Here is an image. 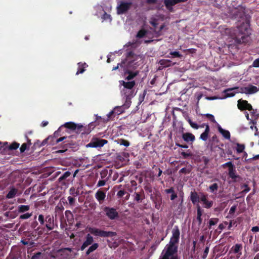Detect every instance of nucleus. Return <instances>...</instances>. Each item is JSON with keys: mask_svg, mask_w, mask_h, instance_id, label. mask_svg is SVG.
I'll use <instances>...</instances> for the list:
<instances>
[{"mask_svg": "<svg viewBox=\"0 0 259 259\" xmlns=\"http://www.w3.org/2000/svg\"><path fill=\"white\" fill-rule=\"evenodd\" d=\"M107 190V189H105V191L102 189H99L95 193V197L100 204L104 202L106 198V191Z\"/></svg>", "mask_w": 259, "mask_h": 259, "instance_id": "nucleus-13", "label": "nucleus"}, {"mask_svg": "<svg viewBox=\"0 0 259 259\" xmlns=\"http://www.w3.org/2000/svg\"><path fill=\"white\" fill-rule=\"evenodd\" d=\"M30 209V205H20L18 207V211L19 213H24Z\"/></svg>", "mask_w": 259, "mask_h": 259, "instance_id": "nucleus-33", "label": "nucleus"}, {"mask_svg": "<svg viewBox=\"0 0 259 259\" xmlns=\"http://www.w3.org/2000/svg\"><path fill=\"white\" fill-rule=\"evenodd\" d=\"M125 63L124 61H122L121 63H118L116 66L113 68L112 70H117V69H118L119 66H120V67H123V68L125 67Z\"/></svg>", "mask_w": 259, "mask_h": 259, "instance_id": "nucleus-56", "label": "nucleus"}, {"mask_svg": "<svg viewBox=\"0 0 259 259\" xmlns=\"http://www.w3.org/2000/svg\"><path fill=\"white\" fill-rule=\"evenodd\" d=\"M147 94V91L145 90L142 94H140L139 97V104H140L142 102L144 101L145 97Z\"/></svg>", "mask_w": 259, "mask_h": 259, "instance_id": "nucleus-47", "label": "nucleus"}, {"mask_svg": "<svg viewBox=\"0 0 259 259\" xmlns=\"http://www.w3.org/2000/svg\"><path fill=\"white\" fill-rule=\"evenodd\" d=\"M108 143V141L105 139L93 137L90 142L86 145L87 148H101Z\"/></svg>", "mask_w": 259, "mask_h": 259, "instance_id": "nucleus-6", "label": "nucleus"}, {"mask_svg": "<svg viewBox=\"0 0 259 259\" xmlns=\"http://www.w3.org/2000/svg\"><path fill=\"white\" fill-rule=\"evenodd\" d=\"M25 138L27 141V143H23L20 148L21 153H23L27 149L28 146L31 145V140L29 139L28 136L25 134Z\"/></svg>", "mask_w": 259, "mask_h": 259, "instance_id": "nucleus-23", "label": "nucleus"}, {"mask_svg": "<svg viewBox=\"0 0 259 259\" xmlns=\"http://www.w3.org/2000/svg\"><path fill=\"white\" fill-rule=\"evenodd\" d=\"M78 70L76 73V75H78L80 73H83L86 67L88 66V65L85 63L79 62L78 64Z\"/></svg>", "mask_w": 259, "mask_h": 259, "instance_id": "nucleus-27", "label": "nucleus"}, {"mask_svg": "<svg viewBox=\"0 0 259 259\" xmlns=\"http://www.w3.org/2000/svg\"><path fill=\"white\" fill-rule=\"evenodd\" d=\"M234 17L235 18H240L238 21L240 24L237 25L234 30L233 39L239 44L247 43L250 40L251 34L250 17L243 10L237 11Z\"/></svg>", "mask_w": 259, "mask_h": 259, "instance_id": "nucleus-1", "label": "nucleus"}, {"mask_svg": "<svg viewBox=\"0 0 259 259\" xmlns=\"http://www.w3.org/2000/svg\"><path fill=\"white\" fill-rule=\"evenodd\" d=\"M118 143L120 145H123L125 147H128L130 145V143L128 141L122 139H119Z\"/></svg>", "mask_w": 259, "mask_h": 259, "instance_id": "nucleus-42", "label": "nucleus"}, {"mask_svg": "<svg viewBox=\"0 0 259 259\" xmlns=\"http://www.w3.org/2000/svg\"><path fill=\"white\" fill-rule=\"evenodd\" d=\"M32 213L26 212L24 214L21 215L19 217L21 220H26L29 219L32 216Z\"/></svg>", "mask_w": 259, "mask_h": 259, "instance_id": "nucleus-46", "label": "nucleus"}, {"mask_svg": "<svg viewBox=\"0 0 259 259\" xmlns=\"http://www.w3.org/2000/svg\"><path fill=\"white\" fill-rule=\"evenodd\" d=\"M219 189V185L217 183H213L209 186V190L210 192L216 194Z\"/></svg>", "mask_w": 259, "mask_h": 259, "instance_id": "nucleus-34", "label": "nucleus"}, {"mask_svg": "<svg viewBox=\"0 0 259 259\" xmlns=\"http://www.w3.org/2000/svg\"><path fill=\"white\" fill-rule=\"evenodd\" d=\"M209 132H210L209 126L208 124H207L206 125L204 132L201 134L200 138L202 140H203L204 141H206L208 139V134L209 133Z\"/></svg>", "mask_w": 259, "mask_h": 259, "instance_id": "nucleus-28", "label": "nucleus"}, {"mask_svg": "<svg viewBox=\"0 0 259 259\" xmlns=\"http://www.w3.org/2000/svg\"><path fill=\"white\" fill-rule=\"evenodd\" d=\"M132 5L131 2H121L117 7V13L118 14H122L127 12Z\"/></svg>", "mask_w": 259, "mask_h": 259, "instance_id": "nucleus-11", "label": "nucleus"}, {"mask_svg": "<svg viewBox=\"0 0 259 259\" xmlns=\"http://www.w3.org/2000/svg\"><path fill=\"white\" fill-rule=\"evenodd\" d=\"M19 146V144L14 142L12 144H11L10 146L8 147V149L10 150H16Z\"/></svg>", "mask_w": 259, "mask_h": 259, "instance_id": "nucleus-43", "label": "nucleus"}, {"mask_svg": "<svg viewBox=\"0 0 259 259\" xmlns=\"http://www.w3.org/2000/svg\"><path fill=\"white\" fill-rule=\"evenodd\" d=\"M179 241V238L171 237L169 242V244L171 245H177L176 244L178 243Z\"/></svg>", "mask_w": 259, "mask_h": 259, "instance_id": "nucleus-45", "label": "nucleus"}, {"mask_svg": "<svg viewBox=\"0 0 259 259\" xmlns=\"http://www.w3.org/2000/svg\"><path fill=\"white\" fill-rule=\"evenodd\" d=\"M165 192L166 194H170V193L174 194L175 193L174 188L173 187H171L169 189H165Z\"/></svg>", "mask_w": 259, "mask_h": 259, "instance_id": "nucleus-63", "label": "nucleus"}, {"mask_svg": "<svg viewBox=\"0 0 259 259\" xmlns=\"http://www.w3.org/2000/svg\"><path fill=\"white\" fill-rule=\"evenodd\" d=\"M94 242V238L90 234H88L85 237V240L82 243V244L81 245L80 247V249L81 251H83L84 250V249L89 246V245L93 244Z\"/></svg>", "mask_w": 259, "mask_h": 259, "instance_id": "nucleus-17", "label": "nucleus"}, {"mask_svg": "<svg viewBox=\"0 0 259 259\" xmlns=\"http://www.w3.org/2000/svg\"><path fill=\"white\" fill-rule=\"evenodd\" d=\"M188 0H163L164 4L166 8L168 10L172 9V7L175 5L183 3L187 1Z\"/></svg>", "mask_w": 259, "mask_h": 259, "instance_id": "nucleus-18", "label": "nucleus"}, {"mask_svg": "<svg viewBox=\"0 0 259 259\" xmlns=\"http://www.w3.org/2000/svg\"><path fill=\"white\" fill-rule=\"evenodd\" d=\"M191 171V169H187L186 167L182 168L179 171L180 174H189Z\"/></svg>", "mask_w": 259, "mask_h": 259, "instance_id": "nucleus-58", "label": "nucleus"}, {"mask_svg": "<svg viewBox=\"0 0 259 259\" xmlns=\"http://www.w3.org/2000/svg\"><path fill=\"white\" fill-rule=\"evenodd\" d=\"M119 82L120 85L123 86L121 93L125 97L126 102L131 103V100L135 95L133 88L136 84L135 81L120 80Z\"/></svg>", "mask_w": 259, "mask_h": 259, "instance_id": "nucleus-3", "label": "nucleus"}, {"mask_svg": "<svg viewBox=\"0 0 259 259\" xmlns=\"http://www.w3.org/2000/svg\"><path fill=\"white\" fill-rule=\"evenodd\" d=\"M197 207V217H201L203 213V209H201L199 204H197L196 206Z\"/></svg>", "mask_w": 259, "mask_h": 259, "instance_id": "nucleus-51", "label": "nucleus"}, {"mask_svg": "<svg viewBox=\"0 0 259 259\" xmlns=\"http://www.w3.org/2000/svg\"><path fill=\"white\" fill-rule=\"evenodd\" d=\"M126 73L128 74V75L125 78V80L127 81L133 79L134 78H135L136 76H137L139 74L138 71L133 72L130 70H127L125 72V73Z\"/></svg>", "mask_w": 259, "mask_h": 259, "instance_id": "nucleus-26", "label": "nucleus"}, {"mask_svg": "<svg viewBox=\"0 0 259 259\" xmlns=\"http://www.w3.org/2000/svg\"><path fill=\"white\" fill-rule=\"evenodd\" d=\"M158 63L160 65L158 68L159 70H161L163 68L170 67L176 64V63H172L171 61L165 59H161L159 60Z\"/></svg>", "mask_w": 259, "mask_h": 259, "instance_id": "nucleus-20", "label": "nucleus"}, {"mask_svg": "<svg viewBox=\"0 0 259 259\" xmlns=\"http://www.w3.org/2000/svg\"><path fill=\"white\" fill-rule=\"evenodd\" d=\"M125 194V191L123 190H119L117 193V196L120 198V197H123Z\"/></svg>", "mask_w": 259, "mask_h": 259, "instance_id": "nucleus-60", "label": "nucleus"}, {"mask_svg": "<svg viewBox=\"0 0 259 259\" xmlns=\"http://www.w3.org/2000/svg\"><path fill=\"white\" fill-rule=\"evenodd\" d=\"M21 242L24 245H28L29 247H33L34 244V242L33 241L29 242V241H27L26 240H22Z\"/></svg>", "mask_w": 259, "mask_h": 259, "instance_id": "nucleus-48", "label": "nucleus"}, {"mask_svg": "<svg viewBox=\"0 0 259 259\" xmlns=\"http://www.w3.org/2000/svg\"><path fill=\"white\" fill-rule=\"evenodd\" d=\"M209 249V245L207 246L203 252V253L202 255V258L203 259H205L208 255Z\"/></svg>", "mask_w": 259, "mask_h": 259, "instance_id": "nucleus-52", "label": "nucleus"}, {"mask_svg": "<svg viewBox=\"0 0 259 259\" xmlns=\"http://www.w3.org/2000/svg\"><path fill=\"white\" fill-rule=\"evenodd\" d=\"M205 116L207 117L209 119V120H210L213 123H216V121L213 115L207 113L206 114Z\"/></svg>", "mask_w": 259, "mask_h": 259, "instance_id": "nucleus-55", "label": "nucleus"}, {"mask_svg": "<svg viewBox=\"0 0 259 259\" xmlns=\"http://www.w3.org/2000/svg\"><path fill=\"white\" fill-rule=\"evenodd\" d=\"M165 252L159 259H178L177 255H174L178 251L177 245L168 244L165 248Z\"/></svg>", "mask_w": 259, "mask_h": 259, "instance_id": "nucleus-5", "label": "nucleus"}, {"mask_svg": "<svg viewBox=\"0 0 259 259\" xmlns=\"http://www.w3.org/2000/svg\"><path fill=\"white\" fill-rule=\"evenodd\" d=\"M96 125L97 124H94V122H91L89 125L86 126L79 124L77 129L76 134H80L81 135H88Z\"/></svg>", "mask_w": 259, "mask_h": 259, "instance_id": "nucleus-7", "label": "nucleus"}, {"mask_svg": "<svg viewBox=\"0 0 259 259\" xmlns=\"http://www.w3.org/2000/svg\"><path fill=\"white\" fill-rule=\"evenodd\" d=\"M45 227L48 231H51L54 228V219L53 216L48 215L45 218Z\"/></svg>", "mask_w": 259, "mask_h": 259, "instance_id": "nucleus-15", "label": "nucleus"}, {"mask_svg": "<svg viewBox=\"0 0 259 259\" xmlns=\"http://www.w3.org/2000/svg\"><path fill=\"white\" fill-rule=\"evenodd\" d=\"M69 193L74 197L77 196L80 194L78 189H76L73 187L70 188Z\"/></svg>", "mask_w": 259, "mask_h": 259, "instance_id": "nucleus-36", "label": "nucleus"}, {"mask_svg": "<svg viewBox=\"0 0 259 259\" xmlns=\"http://www.w3.org/2000/svg\"><path fill=\"white\" fill-rule=\"evenodd\" d=\"M147 33V31L145 29H141L140 30L137 35L136 37L138 38H143Z\"/></svg>", "mask_w": 259, "mask_h": 259, "instance_id": "nucleus-39", "label": "nucleus"}, {"mask_svg": "<svg viewBox=\"0 0 259 259\" xmlns=\"http://www.w3.org/2000/svg\"><path fill=\"white\" fill-rule=\"evenodd\" d=\"M238 108L240 110H247L251 111V114H255L254 110L252 109L251 105L246 100H239L238 101Z\"/></svg>", "mask_w": 259, "mask_h": 259, "instance_id": "nucleus-10", "label": "nucleus"}, {"mask_svg": "<svg viewBox=\"0 0 259 259\" xmlns=\"http://www.w3.org/2000/svg\"><path fill=\"white\" fill-rule=\"evenodd\" d=\"M200 201L203 202L204 207L206 208H209L213 205V201L208 200L207 195L204 193H200Z\"/></svg>", "mask_w": 259, "mask_h": 259, "instance_id": "nucleus-16", "label": "nucleus"}, {"mask_svg": "<svg viewBox=\"0 0 259 259\" xmlns=\"http://www.w3.org/2000/svg\"><path fill=\"white\" fill-rule=\"evenodd\" d=\"M63 142L61 144H58V148H61V149L58 150L57 152V153H63L66 151L68 150V148H70L71 146L74 145L75 142H73L71 139H65L62 141Z\"/></svg>", "mask_w": 259, "mask_h": 259, "instance_id": "nucleus-8", "label": "nucleus"}, {"mask_svg": "<svg viewBox=\"0 0 259 259\" xmlns=\"http://www.w3.org/2000/svg\"><path fill=\"white\" fill-rule=\"evenodd\" d=\"M41 254V253L40 252H38L35 253L31 257V259H39L40 256Z\"/></svg>", "mask_w": 259, "mask_h": 259, "instance_id": "nucleus-62", "label": "nucleus"}, {"mask_svg": "<svg viewBox=\"0 0 259 259\" xmlns=\"http://www.w3.org/2000/svg\"><path fill=\"white\" fill-rule=\"evenodd\" d=\"M38 220L39 222L41 225L45 226V219L42 214H39L38 217Z\"/></svg>", "mask_w": 259, "mask_h": 259, "instance_id": "nucleus-49", "label": "nucleus"}, {"mask_svg": "<svg viewBox=\"0 0 259 259\" xmlns=\"http://www.w3.org/2000/svg\"><path fill=\"white\" fill-rule=\"evenodd\" d=\"M78 124L70 121L66 122L63 125H62L61 126L63 127V131L64 130L65 132H67L68 130H70L74 131L76 134Z\"/></svg>", "mask_w": 259, "mask_h": 259, "instance_id": "nucleus-14", "label": "nucleus"}, {"mask_svg": "<svg viewBox=\"0 0 259 259\" xmlns=\"http://www.w3.org/2000/svg\"><path fill=\"white\" fill-rule=\"evenodd\" d=\"M116 109L115 108L113 110L111 111L108 114H107V119L106 120L104 119V122L108 121L109 120V119L111 117L112 115L114 114L115 112Z\"/></svg>", "mask_w": 259, "mask_h": 259, "instance_id": "nucleus-59", "label": "nucleus"}, {"mask_svg": "<svg viewBox=\"0 0 259 259\" xmlns=\"http://www.w3.org/2000/svg\"><path fill=\"white\" fill-rule=\"evenodd\" d=\"M63 127L60 126L57 131H55L53 134V136H49L47 139H45L41 143V145L44 146L47 144H49L51 145L54 146L59 144L60 142H62L65 139H71L75 138L76 136L71 135L68 137L63 136Z\"/></svg>", "mask_w": 259, "mask_h": 259, "instance_id": "nucleus-2", "label": "nucleus"}, {"mask_svg": "<svg viewBox=\"0 0 259 259\" xmlns=\"http://www.w3.org/2000/svg\"><path fill=\"white\" fill-rule=\"evenodd\" d=\"M18 192V190L17 188L14 187L10 188V190L8 192V193L6 195V198L7 199H12L14 198L17 195Z\"/></svg>", "mask_w": 259, "mask_h": 259, "instance_id": "nucleus-25", "label": "nucleus"}, {"mask_svg": "<svg viewBox=\"0 0 259 259\" xmlns=\"http://www.w3.org/2000/svg\"><path fill=\"white\" fill-rule=\"evenodd\" d=\"M104 211L110 220H113L119 217L118 212L117 211L116 209L113 207L106 206L104 208Z\"/></svg>", "mask_w": 259, "mask_h": 259, "instance_id": "nucleus-9", "label": "nucleus"}, {"mask_svg": "<svg viewBox=\"0 0 259 259\" xmlns=\"http://www.w3.org/2000/svg\"><path fill=\"white\" fill-rule=\"evenodd\" d=\"M71 174V172L70 171H67L65 172L59 179L58 181L59 182H61L62 181L66 179L68 177H69Z\"/></svg>", "mask_w": 259, "mask_h": 259, "instance_id": "nucleus-37", "label": "nucleus"}, {"mask_svg": "<svg viewBox=\"0 0 259 259\" xmlns=\"http://www.w3.org/2000/svg\"><path fill=\"white\" fill-rule=\"evenodd\" d=\"M187 121L192 128L195 129L199 128V125L197 123L193 122L191 119L189 118Z\"/></svg>", "mask_w": 259, "mask_h": 259, "instance_id": "nucleus-50", "label": "nucleus"}, {"mask_svg": "<svg viewBox=\"0 0 259 259\" xmlns=\"http://www.w3.org/2000/svg\"><path fill=\"white\" fill-rule=\"evenodd\" d=\"M89 231L91 234L100 237H112L117 235L115 232L106 231L94 227H90Z\"/></svg>", "mask_w": 259, "mask_h": 259, "instance_id": "nucleus-4", "label": "nucleus"}, {"mask_svg": "<svg viewBox=\"0 0 259 259\" xmlns=\"http://www.w3.org/2000/svg\"><path fill=\"white\" fill-rule=\"evenodd\" d=\"M134 196V200L138 203L142 202V200L145 198L144 192L142 189L140 192H135Z\"/></svg>", "mask_w": 259, "mask_h": 259, "instance_id": "nucleus-22", "label": "nucleus"}, {"mask_svg": "<svg viewBox=\"0 0 259 259\" xmlns=\"http://www.w3.org/2000/svg\"><path fill=\"white\" fill-rule=\"evenodd\" d=\"M190 200L193 204H199L198 203L200 201V195H199L195 191H191Z\"/></svg>", "mask_w": 259, "mask_h": 259, "instance_id": "nucleus-21", "label": "nucleus"}, {"mask_svg": "<svg viewBox=\"0 0 259 259\" xmlns=\"http://www.w3.org/2000/svg\"><path fill=\"white\" fill-rule=\"evenodd\" d=\"M229 172L228 175L230 178L233 179L234 181H236V179L237 178H239V176L238 175H236V170L234 167H233L231 168H228Z\"/></svg>", "mask_w": 259, "mask_h": 259, "instance_id": "nucleus-30", "label": "nucleus"}, {"mask_svg": "<svg viewBox=\"0 0 259 259\" xmlns=\"http://www.w3.org/2000/svg\"><path fill=\"white\" fill-rule=\"evenodd\" d=\"M241 247H242V246L241 244H236L232 247L231 249L234 253H237L240 251Z\"/></svg>", "mask_w": 259, "mask_h": 259, "instance_id": "nucleus-41", "label": "nucleus"}, {"mask_svg": "<svg viewBox=\"0 0 259 259\" xmlns=\"http://www.w3.org/2000/svg\"><path fill=\"white\" fill-rule=\"evenodd\" d=\"M184 141L187 143H192L195 140V136L190 133H185L182 135Z\"/></svg>", "mask_w": 259, "mask_h": 259, "instance_id": "nucleus-19", "label": "nucleus"}, {"mask_svg": "<svg viewBox=\"0 0 259 259\" xmlns=\"http://www.w3.org/2000/svg\"><path fill=\"white\" fill-rule=\"evenodd\" d=\"M157 21V19L156 18H152L150 21V24L155 28L158 24Z\"/></svg>", "mask_w": 259, "mask_h": 259, "instance_id": "nucleus-54", "label": "nucleus"}, {"mask_svg": "<svg viewBox=\"0 0 259 259\" xmlns=\"http://www.w3.org/2000/svg\"><path fill=\"white\" fill-rule=\"evenodd\" d=\"M72 251V248L69 247L62 248L59 250V251L61 252L62 254L66 255V256H70Z\"/></svg>", "mask_w": 259, "mask_h": 259, "instance_id": "nucleus-35", "label": "nucleus"}, {"mask_svg": "<svg viewBox=\"0 0 259 259\" xmlns=\"http://www.w3.org/2000/svg\"><path fill=\"white\" fill-rule=\"evenodd\" d=\"M245 149V145L244 144H241L239 143L236 144V150L238 153H242L244 151Z\"/></svg>", "mask_w": 259, "mask_h": 259, "instance_id": "nucleus-38", "label": "nucleus"}, {"mask_svg": "<svg viewBox=\"0 0 259 259\" xmlns=\"http://www.w3.org/2000/svg\"><path fill=\"white\" fill-rule=\"evenodd\" d=\"M239 89L238 87L234 88H229L224 91L225 97L226 98L232 97L235 96L237 92L233 91L234 90Z\"/></svg>", "mask_w": 259, "mask_h": 259, "instance_id": "nucleus-24", "label": "nucleus"}, {"mask_svg": "<svg viewBox=\"0 0 259 259\" xmlns=\"http://www.w3.org/2000/svg\"><path fill=\"white\" fill-rule=\"evenodd\" d=\"M169 55L171 56L172 58H181L182 57V55L177 51L170 52L167 57L169 58Z\"/></svg>", "mask_w": 259, "mask_h": 259, "instance_id": "nucleus-40", "label": "nucleus"}, {"mask_svg": "<svg viewBox=\"0 0 259 259\" xmlns=\"http://www.w3.org/2000/svg\"><path fill=\"white\" fill-rule=\"evenodd\" d=\"M99 247V244L97 243H94L91 244V246L89 247L85 252L87 255H89L91 253L96 250Z\"/></svg>", "mask_w": 259, "mask_h": 259, "instance_id": "nucleus-31", "label": "nucleus"}, {"mask_svg": "<svg viewBox=\"0 0 259 259\" xmlns=\"http://www.w3.org/2000/svg\"><path fill=\"white\" fill-rule=\"evenodd\" d=\"M68 200L70 205H73L75 202V199L71 196L68 197Z\"/></svg>", "mask_w": 259, "mask_h": 259, "instance_id": "nucleus-57", "label": "nucleus"}, {"mask_svg": "<svg viewBox=\"0 0 259 259\" xmlns=\"http://www.w3.org/2000/svg\"><path fill=\"white\" fill-rule=\"evenodd\" d=\"M219 222V219L218 218H212L209 221V228L210 229L212 226L215 225Z\"/></svg>", "mask_w": 259, "mask_h": 259, "instance_id": "nucleus-44", "label": "nucleus"}, {"mask_svg": "<svg viewBox=\"0 0 259 259\" xmlns=\"http://www.w3.org/2000/svg\"><path fill=\"white\" fill-rule=\"evenodd\" d=\"M252 66L254 67H259V58L255 59L253 62Z\"/></svg>", "mask_w": 259, "mask_h": 259, "instance_id": "nucleus-64", "label": "nucleus"}, {"mask_svg": "<svg viewBox=\"0 0 259 259\" xmlns=\"http://www.w3.org/2000/svg\"><path fill=\"white\" fill-rule=\"evenodd\" d=\"M107 179L99 180L97 184V187L104 186L106 184V183L107 182Z\"/></svg>", "mask_w": 259, "mask_h": 259, "instance_id": "nucleus-53", "label": "nucleus"}, {"mask_svg": "<svg viewBox=\"0 0 259 259\" xmlns=\"http://www.w3.org/2000/svg\"><path fill=\"white\" fill-rule=\"evenodd\" d=\"M258 91L257 88L252 84H248L247 87L239 88V92L245 94H253Z\"/></svg>", "mask_w": 259, "mask_h": 259, "instance_id": "nucleus-12", "label": "nucleus"}, {"mask_svg": "<svg viewBox=\"0 0 259 259\" xmlns=\"http://www.w3.org/2000/svg\"><path fill=\"white\" fill-rule=\"evenodd\" d=\"M180 230L178 226H175L172 230V236L173 238L180 239Z\"/></svg>", "mask_w": 259, "mask_h": 259, "instance_id": "nucleus-32", "label": "nucleus"}, {"mask_svg": "<svg viewBox=\"0 0 259 259\" xmlns=\"http://www.w3.org/2000/svg\"><path fill=\"white\" fill-rule=\"evenodd\" d=\"M218 131L225 139L228 140L230 139L231 136L230 132L222 128L220 125H218Z\"/></svg>", "mask_w": 259, "mask_h": 259, "instance_id": "nucleus-29", "label": "nucleus"}, {"mask_svg": "<svg viewBox=\"0 0 259 259\" xmlns=\"http://www.w3.org/2000/svg\"><path fill=\"white\" fill-rule=\"evenodd\" d=\"M165 27V24H163L162 25H161L160 27H159V30L156 32V34L158 35H160L161 34V31Z\"/></svg>", "mask_w": 259, "mask_h": 259, "instance_id": "nucleus-61", "label": "nucleus"}]
</instances>
